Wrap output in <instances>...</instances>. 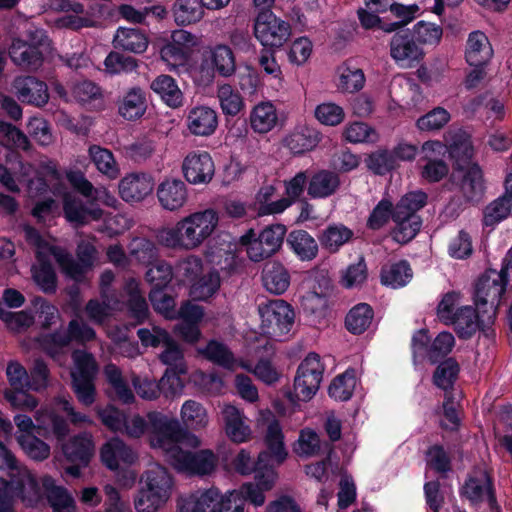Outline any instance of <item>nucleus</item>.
Masks as SVG:
<instances>
[{
  "label": "nucleus",
  "instance_id": "1",
  "mask_svg": "<svg viewBox=\"0 0 512 512\" xmlns=\"http://www.w3.org/2000/svg\"><path fill=\"white\" fill-rule=\"evenodd\" d=\"M450 156L454 159V170L449 182L459 190L462 198L452 197L447 205V210L451 213H458L463 210L464 204L476 205L482 200L485 185L481 167L472 162L473 147L471 145L454 144L451 146Z\"/></svg>",
  "mask_w": 512,
  "mask_h": 512
},
{
  "label": "nucleus",
  "instance_id": "2",
  "mask_svg": "<svg viewBox=\"0 0 512 512\" xmlns=\"http://www.w3.org/2000/svg\"><path fill=\"white\" fill-rule=\"evenodd\" d=\"M215 210L206 209L183 218L174 227L160 231L158 238L168 248L194 249L208 239L218 226Z\"/></svg>",
  "mask_w": 512,
  "mask_h": 512
},
{
  "label": "nucleus",
  "instance_id": "3",
  "mask_svg": "<svg viewBox=\"0 0 512 512\" xmlns=\"http://www.w3.org/2000/svg\"><path fill=\"white\" fill-rule=\"evenodd\" d=\"M10 489L9 498L20 499L30 506L38 504L45 496L42 481L21 470L16 457L13 463L0 466V489Z\"/></svg>",
  "mask_w": 512,
  "mask_h": 512
},
{
  "label": "nucleus",
  "instance_id": "4",
  "mask_svg": "<svg viewBox=\"0 0 512 512\" xmlns=\"http://www.w3.org/2000/svg\"><path fill=\"white\" fill-rule=\"evenodd\" d=\"M72 358L75 367L71 371V388L79 403L89 407L96 400L97 362L92 353L84 350H75Z\"/></svg>",
  "mask_w": 512,
  "mask_h": 512
},
{
  "label": "nucleus",
  "instance_id": "5",
  "mask_svg": "<svg viewBox=\"0 0 512 512\" xmlns=\"http://www.w3.org/2000/svg\"><path fill=\"white\" fill-rule=\"evenodd\" d=\"M494 269L486 270L475 283L474 304L480 312L487 314L488 324H492L496 310L506 292L508 282Z\"/></svg>",
  "mask_w": 512,
  "mask_h": 512
},
{
  "label": "nucleus",
  "instance_id": "6",
  "mask_svg": "<svg viewBox=\"0 0 512 512\" xmlns=\"http://www.w3.org/2000/svg\"><path fill=\"white\" fill-rule=\"evenodd\" d=\"M461 498L469 501L471 506L487 502L491 511L499 510L496 488L492 473L480 466H474L467 474L463 485L459 488Z\"/></svg>",
  "mask_w": 512,
  "mask_h": 512
},
{
  "label": "nucleus",
  "instance_id": "7",
  "mask_svg": "<svg viewBox=\"0 0 512 512\" xmlns=\"http://www.w3.org/2000/svg\"><path fill=\"white\" fill-rule=\"evenodd\" d=\"M146 418L149 421V432L161 448L167 446L169 451L170 448L178 446V443L186 440H189L193 446L199 444L198 438L183 428L177 419L169 418L159 411L148 412Z\"/></svg>",
  "mask_w": 512,
  "mask_h": 512
},
{
  "label": "nucleus",
  "instance_id": "8",
  "mask_svg": "<svg viewBox=\"0 0 512 512\" xmlns=\"http://www.w3.org/2000/svg\"><path fill=\"white\" fill-rule=\"evenodd\" d=\"M259 314L263 334L273 339L288 334L295 320L294 309L283 299H274L259 305Z\"/></svg>",
  "mask_w": 512,
  "mask_h": 512
},
{
  "label": "nucleus",
  "instance_id": "9",
  "mask_svg": "<svg viewBox=\"0 0 512 512\" xmlns=\"http://www.w3.org/2000/svg\"><path fill=\"white\" fill-rule=\"evenodd\" d=\"M324 365L320 356L309 353L299 364L294 378V392L298 400L309 401L317 393L323 379Z\"/></svg>",
  "mask_w": 512,
  "mask_h": 512
},
{
  "label": "nucleus",
  "instance_id": "10",
  "mask_svg": "<svg viewBox=\"0 0 512 512\" xmlns=\"http://www.w3.org/2000/svg\"><path fill=\"white\" fill-rule=\"evenodd\" d=\"M254 35L264 48L276 49L291 36V26L272 11L260 12L254 23Z\"/></svg>",
  "mask_w": 512,
  "mask_h": 512
},
{
  "label": "nucleus",
  "instance_id": "11",
  "mask_svg": "<svg viewBox=\"0 0 512 512\" xmlns=\"http://www.w3.org/2000/svg\"><path fill=\"white\" fill-rule=\"evenodd\" d=\"M168 457L177 470L194 475L210 474L216 466V457L208 449L191 452L175 446L169 449Z\"/></svg>",
  "mask_w": 512,
  "mask_h": 512
},
{
  "label": "nucleus",
  "instance_id": "12",
  "mask_svg": "<svg viewBox=\"0 0 512 512\" xmlns=\"http://www.w3.org/2000/svg\"><path fill=\"white\" fill-rule=\"evenodd\" d=\"M231 508V497H224L217 488H210L182 499L177 512H230Z\"/></svg>",
  "mask_w": 512,
  "mask_h": 512
},
{
  "label": "nucleus",
  "instance_id": "13",
  "mask_svg": "<svg viewBox=\"0 0 512 512\" xmlns=\"http://www.w3.org/2000/svg\"><path fill=\"white\" fill-rule=\"evenodd\" d=\"M390 41L391 57L403 67H414L424 57L423 49L412 35L411 30L394 31Z\"/></svg>",
  "mask_w": 512,
  "mask_h": 512
},
{
  "label": "nucleus",
  "instance_id": "14",
  "mask_svg": "<svg viewBox=\"0 0 512 512\" xmlns=\"http://www.w3.org/2000/svg\"><path fill=\"white\" fill-rule=\"evenodd\" d=\"M287 233L284 224L274 223L265 226L258 234V241L248 250V257L254 262L267 259L277 253Z\"/></svg>",
  "mask_w": 512,
  "mask_h": 512
},
{
  "label": "nucleus",
  "instance_id": "15",
  "mask_svg": "<svg viewBox=\"0 0 512 512\" xmlns=\"http://www.w3.org/2000/svg\"><path fill=\"white\" fill-rule=\"evenodd\" d=\"M182 172L190 184H208L214 177L215 164L207 151H192L183 160Z\"/></svg>",
  "mask_w": 512,
  "mask_h": 512
},
{
  "label": "nucleus",
  "instance_id": "16",
  "mask_svg": "<svg viewBox=\"0 0 512 512\" xmlns=\"http://www.w3.org/2000/svg\"><path fill=\"white\" fill-rule=\"evenodd\" d=\"M455 327V332L460 339L468 340L478 330H485L489 325L487 314L480 312L475 306L467 305L457 308L454 318L449 322Z\"/></svg>",
  "mask_w": 512,
  "mask_h": 512
},
{
  "label": "nucleus",
  "instance_id": "17",
  "mask_svg": "<svg viewBox=\"0 0 512 512\" xmlns=\"http://www.w3.org/2000/svg\"><path fill=\"white\" fill-rule=\"evenodd\" d=\"M156 195L165 210L176 211L188 200L187 185L179 178L167 177L157 186Z\"/></svg>",
  "mask_w": 512,
  "mask_h": 512
},
{
  "label": "nucleus",
  "instance_id": "18",
  "mask_svg": "<svg viewBox=\"0 0 512 512\" xmlns=\"http://www.w3.org/2000/svg\"><path fill=\"white\" fill-rule=\"evenodd\" d=\"M18 99L36 107H42L49 100L47 84L34 76L17 77L13 83Z\"/></svg>",
  "mask_w": 512,
  "mask_h": 512
},
{
  "label": "nucleus",
  "instance_id": "19",
  "mask_svg": "<svg viewBox=\"0 0 512 512\" xmlns=\"http://www.w3.org/2000/svg\"><path fill=\"white\" fill-rule=\"evenodd\" d=\"M154 188L153 178L147 173H131L119 183V194L127 203L140 202Z\"/></svg>",
  "mask_w": 512,
  "mask_h": 512
},
{
  "label": "nucleus",
  "instance_id": "20",
  "mask_svg": "<svg viewBox=\"0 0 512 512\" xmlns=\"http://www.w3.org/2000/svg\"><path fill=\"white\" fill-rule=\"evenodd\" d=\"M63 213L66 220L75 227L84 226L92 220H100L103 216L101 208H90L69 193L63 196Z\"/></svg>",
  "mask_w": 512,
  "mask_h": 512
},
{
  "label": "nucleus",
  "instance_id": "21",
  "mask_svg": "<svg viewBox=\"0 0 512 512\" xmlns=\"http://www.w3.org/2000/svg\"><path fill=\"white\" fill-rule=\"evenodd\" d=\"M208 257L223 270H234L236 266L235 245L229 233H221L208 242Z\"/></svg>",
  "mask_w": 512,
  "mask_h": 512
},
{
  "label": "nucleus",
  "instance_id": "22",
  "mask_svg": "<svg viewBox=\"0 0 512 512\" xmlns=\"http://www.w3.org/2000/svg\"><path fill=\"white\" fill-rule=\"evenodd\" d=\"M288 249L302 262L314 260L319 252L315 238L306 230L295 229L286 236Z\"/></svg>",
  "mask_w": 512,
  "mask_h": 512
},
{
  "label": "nucleus",
  "instance_id": "23",
  "mask_svg": "<svg viewBox=\"0 0 512 512\" xmlns=\"http://www.w3.org/2000/svg\"><path fill=\"white\" fill-rule=\"evenodd\" d=\"M11 60L28 70H37L44 61V55L38 45L29 44L21 39H14L9 49Z\"/></svg>",
  "mask_w": 512,
  "mask_h": 512
},
{
  "label": "nucleus",
  "instance_id": "24",
  "mask_svg": "<svg viewBox=\"0 0 512 512\" xmlns=\"http://www.w3.org/2000/svg\"><path fill=\"white\" fill-rule=\"evenodd\" d=\"M100 457L102 463L112 471L119 468L120 462L133 464L137 458L133 450L118 437L111 438L102 446Z\"/></svg>",
  "mask_w": 512,
  "mask_h": 512
},
{
  "label": "nucleus",
  "instance_id": "25",
  "mask_svg": "<svg viewBox=\"0 0 512 512\" xmlns=\"http://www.w3.org/2000/svg\"><path fill=\"white\" fill-rule=\"evenodd\" d=\"M42 487L53 512H76L74 498L65 487L58 486L52 476L42 477Z\"/></svg>",
  "mask_w": 512,
  "mask_h": 512
},
{
  "label": "nucleus",
  "instance_id": "26",
  "mask_svg": "<svg viewBox=\"0 0 512 512\" xmlns=\"http://www.w3.org/2000/svg\"><path fill=\"white\" fill-rule=\"evenodd\" d=\"M217 126V113L210 107H194L188 113L187 127L193 135L210 136L216 131Z\"/></svg>",
  "mask_w": 512,
  "mask_h": 512
},
{
  "label": "nucleus",
  "instance_id": "27",
  "mask_svg": "<svg viewBox=\"0 0 512 512\" xmlns=\"http://www.w3.org/2000/svg\"><path fill=\"white\" fill-rule=\"evenodd\" d=\"M264 288L274 295H281L290 286L291 276L288 269L279 261L267 262L261 275Z\"/></svg>",
  "mask_w": 512,
  "mask_h": 512
},
{
  "label": "nucleus",
  "instance_id": "28",
  "mask_svg": "<svg viewBox=\"0 0 512 512\" xmlns=\"http://www.w3.org/2000/svg\"><path fill=\"white\" fill-rule=\"evenodd\" d=\"M50 256L44 251L35 252L38 265H33L31 268L34 282L45 294H54L57 290V275Z\"/></svg>",
  "mask_w": 512,
  "mask_h": 512
},
{
  "label": "nucleus",
  "instance_id": "29",
  "mask_svg": "<svg viewBox=\"0 0 512 512\" xmlns=\"http://www.w3.org/2000/svg\"><path fill=\"white\" fill-rule=\"evenodd\" d=\"M307 183V177L304 172L297 173L290 181L285 185V191L287 197H283L277 201H273L270 204L262 206L260 208L261 215H271L282 213L291 204L301 196L304 191V187Z\"/></svg>",
  "mask_w": 512,
  "mask_h": 512
},
{
  "label": "nucleus",
  "instance_id": "30",
  "mask_svg": "<svg viewBox=\"0 0 512 512\" xmlns=\"http://www.w3.org/2000/svg\"><path fill=\"white\" fill-rule=\"evenodd\" d=\"M353 237L352 229L343 223H332L320 232L318 240L324 250L330 254H335Z\"/></svg>",
  "mask_w": 512,
  "mask_h": 512
},
{
  "label": "nucleus",
  "instance_id": "31",
  "mask_svg": "<svg viewBox=\"0 0 512 512\" xmlns=\"http://www.w3.org/2000/svg\"><path fill=\"white\" fill-rule=\"evenodd\" d=\"M493 56L488 37L481 31H473L467 39L465 59L469 65H486Z\"/></svg>",
  "mask_w": 512,
  "mask_h": 512
},
{
  "label": "nucleus",
  "instance_id": "32",
  "mask_svg": "<svg viewBox=\"0 0 512 512\" xmlns=\"http://www.w3.org/2000/svg\"><path fill=\"white\" fill-rule=\"evenodd\" d=\"M320 140L321 134L317 129L301 126L285 138V145L294 155H302L313 150Z\"/></svg>",
  "mask_w": 512,
  "mask_h": 512
},
{
  "label": "nucleus",
  "instance_id": "33",
  "mask_svg": "<svg viewBox=\"0 0 512 512\" xmlns=\"http://www.w3.org/2000/svg\"><path fill=\"white\" fill-rule=\"evenodd\" d=\"M147 109L146 93L140 87L130 88L118 104V113L128 121L141 118Z\"/></svg>",
  "mask_w": 512,
  "mask_h": 512
},
{
  "label": "nucleus",
  "instance_id": "34",
  "mask_svg": "<svg viewBox=\"0 0 512 512\" xmlns=\"http://www.w3.org/2000/svg\"><path fill=\"white\" fill-rule=\"evenodd\" d=\"M214 74L228 78L236 71V60L228 45L218 44L210 50L209 58L205 60Z\"/></svg>",
  "mask_w": 512,
  "mask_h": 512
},
{
  "label": "nucleus",
  "instance_id": "35",
  "mask_svg": "<svg viewBox=\"0 0 512 512\" xmlns=\"http://www.w3.org/2000/svg\"><path fill=\"white\" fill-rule=\"evenodd\" d=\"M63 454L70 463L88 466L93 454L94 443L86 435H76L62 446Z\"/></svg>",
  "mask_w": 512,
  "mask_h": 512
},
{
  "label": "nucleus",
  "instance_id": "36",
  "mask_svg": "<svg viewBox=\"0 0 512 512\" xmlns=\"http://www.w3.org/2000/svg\"><path fill=\"white\" fill-rule=\"evenodd\" d=\"M143 486L152 493L161 494L169 500L174 485L173 477L169 471L160 465L148 469L143 475Z\"/></svg>",
  "mask_w": 512,
  "mask_h": 512
},
{
  "label": "nucleus",
  "instance_id": "37",
  "mask_svg": "<svg viewBox=\"0 0 512 512\" xmlns=\"http://www.w3.org/2000/svg\"><path fill=\"white\" fill-rule=\"evenodd\" d=\"M113 45L116 49L141 54L148 47V38L140 29L119 27L114 36Z\"/></svg>",
  "mask_w": 512,
  "mask_h": 512
},
{
  "label": "nucleus",
  "instance_id": "38",
  "mask_svg": "<svg viewBox=\"0 0 512 512\" xmlns=\"http://www.w3.org/2000/svg\"><path fill=\"white\" fill-rule=\"evenodd\" d=\"M340 185L339 176L329 170H320L309 180L307 193L310 197L327 198L333 195Z\"/></svg>",
  "mask_w": 512,
  "mask_h": 512
},
{
  "label": "nucleus",
  "instance_id": "39",
  "mask_svg": "<svg viewBox=\"0 0 512 512\" xmlns=\"http://www.w3.org/2000/svg\"><path fill=\"white\" fill-rule=\"evenodd\" d=\"M277 121V111L271 102H261L255 105L250 112V127L256 133H268L276 126Z\"/></svg>",
  "mask_w": 512,
  "mask_h": 512
},
{
  "label": "nucleus",
  "instance_id": "40",
  "mask_svg": "<svg viewBox=\"0 0 512 512\" xmlns=\"http://www.w3.org/2000/svg\"><path fill=\"white\" fill-rule=\"evenodd\" d=\"M373 318V308L368 303H358L346 314L344 325L351 334L361 335L369 329Z\"/></svg>",
  "mask_w": 512,
  "mask_h": 512
},
{
  "label": "nucleus",
  "instance_id": "41",
  "mask_svg": "<svg viewBox=\"0 0 512 512\" xmlns=\"http://www.w3.org/2000/svg\"><path fill=\"white\" fill-rule=\"evenodd\" d=\"M412 277L413 271L407 260L384 265L380 272L381 283L394 289L406 286Z\"/></svg>",
  "mask_w": 512,
  "mask_h": 512
},
{
  "label": "nucleus",
  "instance_id": "42",
  "mask_svg": "<svg viewBox=\"0 0 512 512\" xmlns=\"http://www.w3.org/2000/svg\"><path fill=\"white\" fill-rule=\"evenodd\" d=\"M264 441L267 447L264 452L269 453V458L274 459L278 465L282 464L286 460L288 452L284 445L282 427L277 419L268 424Z\"/></svg>",
  "mask_w": 512,
  "mask_h": 512
},
{
  "label": "nucleus",
  "instance_id": "43",
  "mask_svg": "<svg viewBox=\"0 0 512 512\" xmlns=\"http://www.w3.org/2000/svg\"><path fill=\"white\" fill-rule=\"evenodd\" d=\"M150 87L168 106L177 108L182 104L183 94L170 75L162 74L156 77Z\"/></svg>",
  "mask_w": 512,
  "mask_h": 512
},
{
  "label": "nucleus",
  "instance_id": "44",
  "mask_svg": "<svg viewBox=\"0 0 512 512\" xmlns=\"http://www.w3.org/2000/svg\"><path fill=\"white\" fill-rule=\"evenodd\" d=\"M172 10L174 20L179 26L196 23L204 15L203 7L199 0H176Z\"/></svg>",
  "mask_w": 512,
  "mask_h": 512
},
{
  "label": "nucleus",
  "instance_id": "45",
  "mask_svg": "<svg viewBox=\"0 0 512 512\" xmlns=\"http://www.w3.org/2000/svg\"><path fill=\"white\" fill-rule=\"evenodd\" d=\"M460 372V365L453 357H449L438 362L433 373V384L441 390L452 389Z\"/></svg>",
  "mask_w": 512,
  "mask_h": 512
},
{
  "label": "nucleus",
  "instance_id": "46",
  "mask_svg": "<svg viewBox=\"0 0 512 512\" xmlns=\"http://www.w3.org/2000/svg\"><path fill=\"white\" fill-rule=\"evenodd\" d=\"M221 279L218 271L211 270L194 280L190 288V295L195 300L206 301L220 288Z\"/></svg>",
  "mask_w": 512,
  "mask_h": 512
},
{
  "label": "nucleus",
  "instance_id": "47",
  "mask_svg": "<svg viewBox=\"0 0 512 512\" xmlns=\"http://www.w3.org/2000/svg\"><path fill=\"white\" fill-rule=\"evenodd\" d=\"M54 254L52 255L62 272L77 283H82L85 278V274L89 267H86L80 261H76L70 253L65 249L59 247L54 248Z\"/></svg>",
  "mask_w": 512,
  "mask_h": 512
},
{
  "label": "nucleus",
  "instance_id": "48",
  "mask_svg": "<svg viewBox=\"0 0 512 512\" xmlns=\"http://www.w3.org/2000/svg\"><path fill=\"white\" fill-rule=\"evenodd\" d=\"M396 218V208L388 198H382L370 212L366 227L372 231H378L385 227L390 220Z\"/></svg>",
  "mask_w": 512,
  "mask_h": 512
},
{
  "label": "nucleus",
  "instance_id": "49",
  "mask_svg": "<svg viewBox=\"0 0 512 512\" xmlns=\"http://www.w3.org/2000/svg\"><path fill=\"white\" fill-rule=\"evenodd\" d=\"M128 250L131 258L143 265L148 266L158 259L155 242L145 237H134L128 245Z\"/></svg>",
  "mask_w": 512,
  "mask_h": 512
},
{
  "label": "nucleus",
  "instance_id": "50",
  "mask_svg": "<svg viewBox=\"0 0 512 512\" xmlns=\"http://www.w3.org/2000/svg\"><path fill=\"white\" fill-rule=\"evenodd\" d=\"M355 386V371L348 369L333 379L329 385L328 394L337 401H348L353 395Z\"/></svg>",
  "mask_w": 512,
  "mask_h": 512
},
{
  "label": "nucleus",
  "instance_id": "51",
  "mask_svg": "<svg viewBox=\"0 0 512 512\" xmlns=\"http://www.w3.org/2000/svg\"><path fill=\"white\" fill-rule=\"evenodd\" d=\"M396 224L393 230V239L401 244H406L411 241L420 231L422 226V219L419 215H404L400 218H395Z\"/></svg>",
  "mask_w": 512,
  "mask_h": 512
},
{
  "label": "nucleus",
  "instance_id": "52",
  "mask_svg": "<svg viewBox=\"0 0 512 512\" xmlns=\"http://www.w3.org/2000/svg\"><path fill=\"white\" fill-rule=\"evenodd\" d=\"M145 273L146 281L151 289H166L173 278L172 266L165 260L156 259Z\"/></svg>",
  "mask_w": 512,
  "mask_h": 512
},
{
  "label": "nucleus",
  "instance_id": "53",
  "mask_svg": "<svg viewBox=\"0 0 512 512\" xmlns=\"http://www.w3.org/2000/svg\"><path fill=\"white\" fill-rule=\"evenodd\" d=\"M127 311L136 324L144 323L149 317V307L137 284H129Z\"/></svg>",
  "mask_w": 512,
  "mask_h": 512
},
{
  "label": "nucleus",
  "instance_id": "54",
  "mask_svg": "<svg viewBox=\"0 0 512 512\" xmlns=\"http://www.w3.org/2000/svg\"><path fill=\"white\" fill-rule=\"evenodd\" d=\"M17 442L24 453L31 459L43 461L50 455V446L33 433L16 436Z\"/></svg>",
  "mask_w": 512,
  "mask_h": 512
},
{
  "label": "nucleus",
  "instance_id": "55",
  "mask_svg": "<svg viewBox=\"0 0 512 512\" xmlns=\"http://www.w3.org/2000/svg\"><path fill=\"white\" fill-rule=\"evenodd\" d=\"M96 413L98 419L107 430L122 435L123 429L126 427V412L114 405L108 404L103 408L97 407Z\"/></svg>",
  "mask_w": 512,
  "mask_h": 512
},
{
  "label": "nucleus",
  "instance_id": "56",
  "mask_svg": "<svg viewBox=\"0 0 512 512\" xmlns=\"http://www.w3.org/2000/svg\"><path fill=\"white\" fill-rule=\"evenodd\" d=\"M388 10L399 20L394 22H388L384 26V32L392 33L404 29L414 18L416 13L419 11L417 4L404 5L401 3L391 1Z\"/></svg>",
  "mask_w": 512,
  "mask_h": 512
},
{
  "label": "nucleus",
  "instance_id": "57",
  "mask_svg": "<svg viewBox=\"0 0 512 512\" xmlns=\"http://www.w3.org/2000/svg\"><path fill=\"white\" fill-rule=\"evenodd\" d=\"M200 353L210 362L223 368H231L234 365L235 358L230 349L217 340H210L206 347L200 350Z\"/></svg>",
  "mask_w": 512,
  "mask_h": 512
},
{
  "label": "nucleus",
  "instance_id": "58",
  "mask_svg": "<svg viewBox=\"0 0 512 512\" xmlns=\"http://www.w3.org/2000/svg\"><path fill=\"white\" fill-rule=\"evenodd\" d=\"M271 461L269 453L260 452L256 460V468L252 471L255 484L267 491L273 487L276 478V472Z\"/></svg>",
  "mask_w": 512,
  "mask_h": 512
},
{
  "label": "nucleus",
  "instance_id": "59",
  "mask_svg": "<svg viewBox=\"0 0 512 512\" xmlns=\"http://www.w3.org/2000/svg\"><path fill=\"white\" fill-rule=\"evenodd\" d=\"M427 200L428 195L422 190L406 193L395 205L396 218H400L402 214L410 215V217L417 215V211L427 204Z\"/></svg>",
  "mask_w": 512,
  "mask_h": 512
},
{
  "label": "nucleus",
  "instance_id": "60",
  "mask_svg": "<svg viewBox=\"0 0 512 512\" xmlns=\"http://www.w3.org/2000/svg\"><path fill=\"white\" fill-rule=\"evenodd\" d=\"M181 418L186 428L193 430L204 427L207 423L205 408L197 401L187 400L181 408Z\"/></svg>",
  "mask_w": 512,
  "mask_h": 512
},
{
  "label": "nucleus",
  "instance_id": "61",
  "mask_svg": "<svg viewBox=\"0 0 512 512\" xmlns=\"http://www.w3.org/2000/svg\"><path fill=\"white\" fill-rule=\"evenodd\" d=\"M483 225L494 227L512 214V203L499 196L484 209Z\"/></svg>",
  "mask_w": 512,
  "mask_h": 512
},
{
  "label": "nucleus",
  "instance_id": "62",
  "mask_svg": "<svg viewBox=\"0 0 512 512\" xmlns=\"http://www.w3.org/2000/svg\"><path fill=\"white\" fill-rule=\"evenodd\" d=\"M217 96L222 112L226 116H236L244 108V101L241 94L234 90L229 84L220 86Z\"/></svg>",
  "mask_w": 512,
  "mask_h": 512
},
{
  "label": "nucleus",
  "instance_id": "63",
  "mask_svg": "<svg viewBox=\"0 0 512 512\" xmlns=\"http://www.w3.org/2000/svg\"><path fill=\"white\" fill-rule=\"evenodd\" d=\"M455 345V338L452 333L443 331L431 342L427 353V359L431 364H437L440 360L446 359Z\"/></svg>",
  "mask_w": 512,
  "mask_h": 512
},
{
  "label": "nucleus",
  "instance_id": "64",
  "mask_svg": "<svg viewBox=\"0 0 512 512\" xmlns=\"http://www.w3.org/2000/svg\"><path fill=\"white\" fill-rule=\"evenodd\" d=\"M367 167L376 175L383 176L398 167L391 150L382 149L371 153L367 160Z\"/></svg>",
  "mask_w": 512,
  "mask_h": 512
}]
</instances>
